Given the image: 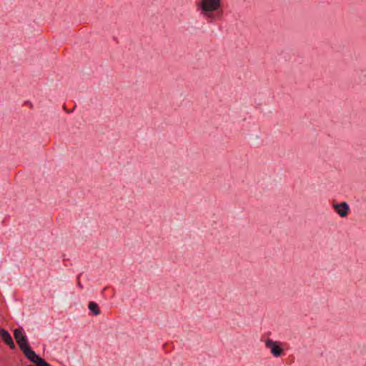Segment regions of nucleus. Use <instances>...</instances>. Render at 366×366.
Segmentation results:
<instances>
[{"instance_id": "1", "label": "nucleus", "mask_w": 366, "mask_h": 366, "mask_svg": "<svg viewBox=\"0 0 366 366\" xmlns=\"http://www.w3.org/2000/svg\"><path fill=\"white\" fill-rule=\"evenodd\" d=\"M197 6L204 16L212 18L221 7V0H199Z\"/></svg>"}, {"instance_id": "3", "label": "nucleus", "mask_w": 366, "mask_h": 366, "mask_svg": "<svg viewBox=\"0 0 366 366\" xmlns=\"http://www.w3.org/2000/svg\"><path fill=\"white\" fill-rule=\"evenodd\" d=\"M266 346L269 348L273 355L279 357L282 353V348L276 342L268 340L266 342Z\"/></svg>"}, {"instance_id": "2", "label": "nucleus", "mask_w": 366, "mask_h": 366, "mask_svg": "<svg viewBox=\"0 0 366 366\" xmlns=\"http://www.w3.org/2000/svg\"><path fill=\"white\" fill-rule=\"evenodd\" d=\"M14 338L19 347L23 350L27 358L30 357L31 350L27 343V340L22 329H16L14 332Z\"/></svg>"}, {"instance_id": "4", "label": "nucleus", "mask_w": 366, "mask_h": 366, "mask_svg": "<svg viewBox=\"0 0 366 366\" xmlns=\"http://www.w3.org/2000/svg\"><path fill=\"white\" fill-rule=\"evenodd\" d=\"M0 337H1L2 340L10 347V348H14V343L8 331L5 330L4 329H0Z\"/></svg>"}, {"instance_id": "7", "label": "nucleus", "mask_w": 366, "mask_h": 366, "mask_svg": "<svg viewBox=\"0 0 366 366\" xmlns=\"http://www.w3.org/2000/svg\"><path fill=\"white\" fill-rule=\"evenodd\" d=\"M89 309L95 315H97L99 314V310L98 308L97 304L94 302H92L89 304Z\"/></svg>"}, {"instance_id": "5", "label": "nucleus", "mask_w": 366, "mask_h": 366, "mask_svg": "<svg viewBox=\"0 0 366 366\" xmlns=\"http://www.w3.org/2000/svg\"><path fill=\"white\" fill-rule=\"evenodd\" d=\"M334 208L336 212L340 217H346L349 211V207L346 202H342L340 204L334 205Z\"/></svg>"}, {"instance_id": "6", "label": "nucleus", "mask_w": 366, "mask_h": 366, "mask_svg": "<svg viewBox=\"0 0 366 366\" xmlns=\"http://www.w3.org/2000/svg\"><path fill=\"white\" fill-rule=\"evenodd\" d=\"M28 359L35 363L36 366H51L49 363L45 362L42 358L37 355L34 352H30V357Z\"/></svg>"}]
</instances>
